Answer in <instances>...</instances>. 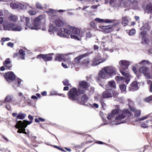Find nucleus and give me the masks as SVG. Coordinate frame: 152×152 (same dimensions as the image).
<instances>
[{
  "label": "nucleus",
  "mask_w": 152,
  "mask_h": 152,
  "mask_svg": "<svg viewBox=\"0 0 152 152\" xmlns=\"http://www.w3.org/2000/svg\"><path fill=\"white\" fill-rule=\"evenodd\" d=\"M61 32H57V34L58 36L69 38V35H66L63 32L67 34H70V36L71 38L79 40L80 39V38L84 36L86 29L81 31L79 28L67 25L66 28H61Z\"/></svg>",
  "instance_id": "f257e3e1"
},
{
  "label": "nucleus",
  "mask_w": 152,
  "mask_h": 152,
  "mask_svg": "<svg viewBox=\"0 0 152 152\" xmlns=\"http://www.w3.org/2000/svg\"><path fill=\"white\" fill-rule=\"evenodd\" d=\"M45 15H40L35 18L33 21L32 20H30L28 17L23 16L20 17V20L22 22L25 21L26 26L28 28L36 30L40 29L41 25L45 22Z\"/></svg>",
  "instance_id": "f03ea898"
},
{
  "label": "nucleus",
  "mask_w": 152,
  "mask_h": 152,
  "mask_svg": "<svg viewBox=\"0 0 152 152\" xmlns=\"http://www.w3.org/2000/svg\"><path fill=\"white\" fill-rule=\"evenodd\" d=\"M85 91L83 90L75 88L71 89L69 93V98L73 100L77 101L78 103L83 105L88 99V97L85 94Z\"/></svg>",
  "instance_id": "7ed1b4c3"
},
{
  "label": "nucleus",
  "mask_w": 152,
  "mask_h": 152,
  "mask_svg": "<svg viewBox=\"0 0 152 152\" xmlns=\"http://www.w3.org/2000/svg\"><path fill=\"white\" fill-rule=\"evenodd\" d=\"M119 64L120 66V72L124 76L127 77L128 80L126 81L128 83L130 79L131 75L128 72V66L130 64L129 61L125 60H121L119 61Z\"/></svg>",
  "instance_id": "20e7f679"
},
{
  "label": "nucleus",
  "mask_w": 152,
  "mask_h": 152,
  "mask_svg": "<svg viewBox=\"0 0 152 152\" xmlns=\"http://www.w3.org/2000/svg\"><path fill=\"white\" fill-rule=\"evenodd\" d=\"M28 118L31 120L30 121L25 120L22 121H20L17 122V124L15 125V127L18 129L17 131L18 133H22L25 134H26V132L25 131V128L27 127L28 125L31 123L33 119V117L30 115H28Z\"/></svg>",
  "instance_id": "39448f33"
},
{
  "label": "nucleus",
  "mask_w": 152,
  "mask_h": 152,
  "mask_svg": "<svg viewBox=\"0 0 152 152\" xmlns=\"http://www.w3.org/2000/svg\"><path fill=\"white\" fill-rule=\"evenodd\" d=\"M131 114L128 110H124L121 114H119L115 118V122L112 123V124H118L124 123L127 121V120H124L125 118H129Z\"/></svg>",
  "instance_id": "423d86ee"
},
{
  "label": "nucleus",
  "mask_w": 152,
  "mask_h": 152,
  "mask_svg": "<svg viewBox=\"0 0 152 152\" xmlns=\"http://www.w3.org/2000/svg\"><path fill=\"white\" fill-rule=\"evenodd\" d=\"M66 23L63 20L60 19H57L54 21L53 25L49 26V32H52L53 31H57V27H61L65 26Z\"/></svg>",
  "instance_id": "0eeeda50"
},
{
  "label": "nucleus",
  "mask_w": 152,
  "mask_h": 152,
  "mask_svg": "<svg viewBox=\"0 0 152 152\" xmlns=\"http://www.w3.org/2000/svg\"><path fill=\"white\" fill-rule=\"evenodd\" d=\"M75 54L74 53H69L66 54H57L56 58L55 60L60 61L62 60H64L65 61H66L67 60L69 62L70 61V60L68 56L69 55H74Z\"/></svg>",
  "instance_id": "6e6552de"
},
{
  "label": "nucleus",
  "mask_w": 152,
  "mask_h": 152,
  "mask_svg": "<svg viewBox=\"0 0 152 152\" xmlns=\"http://www.w3.org/2000/svg\"><path fill=\"white\" fill-rule=\"evenodd\" d=\"M109 56L107 55L106 58H102L100 55H98L95 57L92 61V65L96 66L104 62L107 59Z\"/></svg>",
  "instance_id": "1a4fd4ad"
},
{
  "label": "nucleus",
  "mask_w": 152,
  "mask_h": 152,
  "mask_svg": "<svg viewBox=\"0 0 152 152\" xmlns=\"http://www.w3.org/2000/svg\"><path fill=\"white\" fill-rule=\"evenodd\" d=\"M140 73H143L147 79H152V74L150 73L149 68L145 66H142L139 68Z\"/></svg>",
  "instance_id": "9d476101"
},
{
  "label": "nucleus",
  "mask_w": 152,
  "mask_h": 152,
  "mask_svg": "<svg viewBox=\"0 0 152 152\" xmlns=\"http://www.w3.org/2000/svg\"><path fill=\"white\" fill-rule=\"evenodd\" d=\"M104 67L110 77H111L112 75H115L116 73V69L113 66H108Z\"/></svg>",
  "instance_id": "9b49d317"
},
{
  "label": "nucleus",
  "mask_w": 152,
  "mask_h": 152,
  "mask_svg": "<svg viewBox=\"0 0 152 152\" xmlns=\"http://www.w3.org/2000/svg\"><path fill=\"white\" fill-rule=\"evenodd\" d=\"M5 79L8 82L14 81L15 78V76L14 73L12 72H6L4 75Z\"/></svg>",
  "instance_id": "f8f14e48"
},
{
  "label": "nucleus",
  "mask_w": 152,
  "mask_h": 152,
  "mask_svg": "<svg viewBox=\"0 0 152 152\" xmlns=\"http://www.w3.org/2000/svg\"><path fill=\"white\" fill-rule=\"evenodd\" d=\"M53 54H40L38 55L37 57V58L39 59H42L45 61H51L53 57L52 55Z\"/></svg>",
  "instance_id": "ddd939ff"
},
{
  "label": "nucleus",
  "mask_w": 152,
  "mask_h": 152,
  "mask_svg": "<svg viewBox=\"0 0 152 152\" xmlns=\"http://www.w3.org/2000/svg\"><path fill=\"white\" fill-rule=\"evenodd\" d=\"M4 66L1 67L0 70L1 71H4L5 69H10L12 67L10 59L9 58H7L5 61L3 63Z\"/></svg>",
  "instance_id": "4468645a"
},
{
  "label": "nucleus",
  "mask_w": 152,
  "mask_h": 152,
  "mask_svg": "<svg viewBox=\"0 0 152 152\" xmlns=\"http://www.w3.org/2000/svg\"><path fill=\"white\" fill-rule=\"evenodd\" d=\"M15 23L8 22L7 20H4L3 24V29L5 30H12L13 26H14Z\"/></svg>",
  "instance_id": "2eb2a0df"
},
{
  "label": "nucleus",
  "mask_w": 152,
  "mask_h": 152,
  "mask_svg": "<svg viewBox=\"0 0 152 152\" xmlns=\"http://www.w3.org/2000/svg\"><path fill=\"white\" fill-rule=\"evenodd\" d=\"M116 106L117 109L113 110L111 113L108 115L107 118L108 120L112 119L114 116L117 115L120 112V110L119 108V106L116 105Z\"/></svg>",
  "instance_id": "dca6fc26"
},
{
  "label": "nucleus",
  "mask_w": 152,
  "mask_h": 152,
  "mask_svg": "<svg viewBox=\"0 0 152 152\" xmlns=\"http://www.w3.org/2000/svg\"><path fill=\"white\" fill-rule=\"evenodd\" d=\"M99 75L100 77L103 79H106L110 77L104 67L99 71Z\"/></svg>",
  "instance_id": "f3484780"
},
{
  "label": "nucleus",
  "mask_w": 152,
  "mask_h": 152,
  "mask_svg": "<svg viewBox=\"0 0 152 152\" xmlns=\"http://www.w3.org/2000/svg\"><path fill=\"white\" fill-rule=\"evenodd\" d=\"M143 26L140 28V30L141 31H149L150 29V26L149 24V22L148 20H145L142 23Z\"/></svg>",
  "instance_id": "a211bd4d"
},
{
  "label": "nucleus",
  "mask_w": 152,
  "mask_h": 152,
  "mask_svg": "<svg viewBox=\"0 0 152 152\" xmlns=\"http://www.w3.org/2000/svg\"><path fill=\"white\" fill-rule=\"evenodd\" d=\"M112 97V93L109 92L108 90L104 91L102 94L99 96L101 99H107Z\"/></svg>",
  "instance_id": "6ab92c4d"
},
{
  "label": "nucleus",
  "mask_w": 152,
  "mask_h": 152,
  "mask_svg": "<svg viewBox=\"0 0 152 152\" xmlns=\"http://www.w3.org/2000/svg\"><path fill=\"white\" fill-rule=\"evenodd\" d=\"M105 88L107 90H109V88L115 89L116 88L115 82L114 80H110L108 82V83L105 86Z\"/></svg>",
  "instance_id": "aec40b11"
},
{
  "label": "nucleus",
  "mask_w": 152,
  "mask_h": 152,
  "mask_svg": "<svg viewBox=\"0 0 152 152\" xmlns=\"http://www.w3.org/2000/svg\"><path fill=\"white\" fill-rule=\"evenodd\" d=\"M99 28L102 29V31L106 33L112 31L113 30V26H99Z\"/></svg>",
  "instance_id": "412c9836"
},
{
  "label": "nucleus",
  "mask_w": 152,
  "mask_h": 152,
  "mask_svg": "<svg viewBox=\"0 0 152 152\" xmlns=\"http://www.w3.org/2000/svg\"><path fill=\"white\" fill-rule=\"evenodd\" d=\"M139 88V86L137 82L136 81H134L133 82L130 86L129 89L130 90L132 91H134L135 90H136L138 89Z\"/></svg>",
  "instance_id": "4be33fe9"
},
{
  "label": "nucleus",
  "mask_w": 152,
  "mask_h": 152,
  "mask_svg": "<svg viewBox=\"0 0 152 152\" xmlns=\"http://www.w3.org/2000/svg\"><path fill=\"white\" fill-rule=\"evenodd\" d=\"M141 34L142 36V42L143 44H147L148 43L149 40L146 37V31H141Z\"/></svg>",
  "instance_id": "5701e85b"
},
{
  "label": "nucleus",
  "mask_w": 152,
  "mask_h": 152,
  "mask_svg": "<svg viewBox=\"0 0 152 152\" xmlns=\"http://www.w3.org/2000/svg\"><path fill=\"white\" fill-rule=\"evenodd\" d=\"M80 88L78 89H80L81 90L80 88H82L83 89H86L88 87L89 85L88 84L86 81H82L80 82L79 84Z\"/></svg>",
  "instance_id": "b1692460"
},
{
  "label": "nucleus",
  "mask_w": 152,
  "mask_h": 152,
  "mask_svg": "<svg viewBox=\"0 0 152 152\" xmlns=\"http://www.w3.org/2000/svg\"><path fill=\"white\" fill-rule=\"evenodd\" d=\"M106 23H113V25L115 26L118 25L120 23L121 21L119 20L107 19L105 20Z\"/></svg>",
  "instance_id": "393cba45"
},
{
  "label": "nucleus",
  "mask_w": 152,
  "mask_h": 152,
  "mask_svg": "<svg viewBox=\"0 0 152 152\" xmlns=\"http://www.w3.org/2000/svg\"><path fill=\"white\" fill-rule=\"evenodd\" d=\"M88 55V54L87 53H85L83 55H81L79 56L76 57L75 59V61L76 63H78L83 58L86 57Z\"/></svg>",
  "instance_id": "a878e982"
},
{
  "label": "nucleus",
  "mask_w": 152,
  "mask_h": 152,
  "mask_svg": "<svg viewBox=\"0 0 152 152\" xmlns=\"http://www.w3.org/2000/svg\"><path fill=\"white\" fill-rule=\"evenodd\" d=\"M124 77H126V78H124L123 77L119 76H117L115 77V79L118 82H123L124 81L126 84H128V83H127L126 82V81L128 80V78L126 76Z\"/></svg>",
  "instance_id": "bb28decb"
},
{
  "label": "nucleus",
  "mask_w": 152,
  "mask_h": 152,
  "mask_svg": "<svg viewBox=\"0 0 152 152\" xmlns=\"http://www.w3.org/2000/svg\"><path fill=\"white\" fill-rule=\"evenodd\" d=\"M8 19L10 20L15 22L18 20V17L16 15L11 14L8 17Z\"/></svg>",
  "instance_id": "cd10ccee"
},
{
  "label": "nucleus",
  "mask_w": 152,
  "mask_h": 152,
  "mask_svg": "<svg viewBox=\"0 0 152 152\" xmlns=\"http://www.w3.org/2000/svg\"><path fill=\"white\" fill-rule=\"evenodd\" d=\"M22 29V28L20 25H15V24L14 26H13L12 31H20Z\"/></svg>",
  "instance_id": "c85d7f7f"
},
{
  "label": "nucleus",
  "mask_w": 152,
  "mask_h": 152,
  "mask_svg": "<svg viewBox=\"0 0 152 152\" xmlns=\"http://www.w3.org/2000/svg\"><path fill=\"white\" fill-rule=\"evenodd\" d=\"M152 117V113H151L149 114L146 115V116L143 117L141 118H139L138 119H137L136 120V121H140L144 120L145 119L149 117Z\"/></svg>",
  "instance_id": "c756f323"
},
{
  "label": "nucleus",
  "mask_w": 152,
  "mask_h": 152,
  "mask_svg": "<svg viewBox=\"0 0 152 152\" xmlns=\"http://www.w3.org/2000/svg\"><path fill=\"white\" fill-rule=\"evenodd\" d=\"M128 105L129 108L131 110H134V107H133V102L130 99H129L128 100Z\"/></svg>",
  "instance_id": "7c9ffc66"
},
{
  "label": "nucleus",
  "mask_w": 152,
  "mask_h": 152,
  "mask_svg": "<svg viewBox=\"0 0 152 152\" xmlns=\"http://www.w3.org/2000/svg\"><path fill=\"white\" fill-rule=\"evenodd\" d=\"M26 116V114L22 113H19L17 115V118L20 119H23Z\"/></svg>",
  "instance_id": "2f4dec72"
},
{
  "label": "nucleus",
  "mask_w": 152,
  "mask_h": 152,
  "mask_svg": "<svg viewBox=\"0 0 152 152\" xmlns=\"http://www.w3.org/2000/svg\"><path fill=\"white\" fill-rule=\"evenodd\" d=\"M122 21L121 22L122 25L124 26H126L128 23V20L127 17H124L122 18Z\"/></svg>",
  "instance_id": "473e14b6"
},
{
  "label": "nucleus",
  "mask_w": 152,
  "mask_h": 152,
  "mask_svg": "<svg viewBox=\"0 0 152 152\" xmlns=\"http://www.w3.org/2000/svg\"><path fill=\"white\" fill-rule=\"evenodd\" d=\"M46 12L49 15L51 16L55 15V11L52 9H49L48 10L46 11Z\"/></svg>",
  "instance_id": "72a5a7b5"
},
{
  "label": "nucleus",
  "mask_w": 152,
  "mask_h": 152,
  "mask_svg": "<svg viewBox=\"0 0 152 152\" xmlns=\"http://www.w3.org/2000/svg\"><path fill=\"white\" fill-rule=\"evenodd\" d=\"M131 111L134 112V115L135 117H138L140 115V110H136L135 108H134V110Z\"/></svg>",
  "instance_id": "f704fd0d"
},
{
  "label": "nucleus",
  "mask_w": 152,
  "mask_h": 152,
  "mask_svg": "<svg viewBox=\"0 0 152 152\" xmlns=\"http://www.w3.org/2000/svg\"><path fill=\"white\" fill-rule=\"evenodd\" d=\"M19 56L22 59H24L25 54L24 52L22 50H20L19 51Z\"/></svg>",
  "instance_id": "c9c22d12"
},
{
  "label": "nucleus",
  "mask_w": 152,
  "mask_h": 152,
  "mask_svg": "<svg viewBox=\"0 0 152 152\" xmlns=\"http://www.w3.org/2000/svg\"><path fill=\"white\" fill-rule=\"evenodd\" d=\"M18 2L12 3H10V6L12 9H16L18 8Z\"/></svg>",
  "instance_id": "e433bc0d"
},
{
  "label": "nucleus",
  "mask_w": 152,
  "mask_h": 152,
  "mask_svg": "<svg viewBox=\"0 0 152 152\" xmlns=\"http://www.w3.org/2000/svg\"><path fill=\"white\" fill-rule=\"evenodd\" d=\"M15 82H16L17 83H16L15 85H13V86L14 87H18L20 86V83H21L22 80L21 79H16V80H14Z\"/></svg>",
  "instance_id": "4c0bfd02"
},
{
  "label": "nucleus",
  "mask_w": 152,
  "mask_h": 152,
  "mask_svg": "<svg viewBox=\"0 0 152 152\" xmlns=\"http://www.w3.org/2000/svg\"><path fill=\"white\" fill-rule=\"evenodd\" d=\"M150 63L149 61L146 60H143L139 63L141 66L148 65Z\"/></svg>",
  "instance_id": "58836bf2"
},
{
  "label": "nucleus",
  "mask_w": 152,
  "mask_h": 152,
  "mask_svg": "<svg viewBox=\"0 0 152 152\" xmlns=\"http://www.w3.org/2000/svg\"><path fill=\"white\" fill-rule=\"evenodd\" d=\"M120 89L121 91H125L126 89V86L125 84H121L119 85Z\"/></svg>",
  "instance_id": "ea45409f"
},
{
  "label": "nucleus",
  "mask_w": 152,
  "mask_h": 152,
  "mask_svg": "<svg viewBox=\"0 0 152 152\" xmlns=\"http://www.w3.org/2000/svg\"><path fill=\"white\" fill-rule=\"evenodd\" d=\"M146 9L152 13V4H150L147 5Z\"/></svg>",
  "instance_id": "a19ab883"
},
{
  "label": "nucleus",
  "mask_w": 152,
  "mask_h": 152,
  "mask_svg": "<svg viewBox=\"0 0 152 152\" xmlns=\"http://www.w3.org/2000/svg\"><path fill=\"white\" fill-rule=\"evenodd\" d=\"M112 93V96H113L114 98L118 97L119 94V92L118 91H114Z\"/></svg>",
  "instance_id": "79ce46f5"
},
{
  "label": "nucleus",
  "mask_w": 152,
  "mask_h": 152,
  "mask_svg": "<svg viewBox=\"0 0 152 152\" xmlns=\"http://www.w3.org/2000/svg\"><path fill=\"white\" fill-rule=\"evenodd\" d=\"M12 99V97L11 96H8L5 98V101L6 102H10Z\"/></svg>",
  "instance_id": "37998d69"
},
{
  "label": "nucleus",
  "mask_w": 152,
  "mask_h": 152,
  "mask_svg": "<svg viewBox=\"0 0 152 152\" xmlns=\"http://www.w3.org/2000/svg\"><path fill=\"white\" fill-rule=\"evenodd\" d=\"M68 62V65H67L66 64H65L64 63H62L61 64L62 66H63L64 68H67L68 67H70L69 64H71V61H70V62H69L67 60Z\"/></svg>",
  "instance_id": "c03bdc74"
},
{
  "label": "nucleus",
  "mask_w": 152,
  "mask_h": 152,
  "mask_svg": "<svg viewBox=\"0 0 152 152\" xmlns=\"http://www.w3.org/2000/svg\"><path fill=\"white\" fill-rule=\"evenodd\" d=\"M90 62V60L88 58L84 59L83 61V64L85 65H87Z\"/></svg>",
  "instance_id": "a18cd8bd"
},
{
  "label": "nucleus",
  "mask_w": 152,
  "mask_h": 152,
  "mask_svg": "<svg viewBox=\"0 0 152 152\" xmlns=\"http://www.w3.org/2000/svg\"><path fill=\"white\" fill-rule=\"evenodd\" d=\"M106 20V19L103 20V19H100V18H95V19L94 20L95 21L98 22L99 23H101V22H104L105 23H106V22L105 21Z\"/></svg>",
  "instance_id": "49530a36"
},
{
  "label": "nucleus",
  "mask_w": 152,
  "mask_h": 152,
  "mask_svg": "<svg viewBox=\"0 0 152 152\" xmlns=\"http://www.w3.org/2000/svg\"><path fill=\"white\" fill-rule=\"evenodd\" d=\"M144 100L147 102H149L152 100V96H150L145 98Z\"/></svg>",
  "instance_id": "de8ad7c7"
},
{
  "label": "nucleus",
  "mask_w": 152,
  "mask_h": 152,
  "mask_svg": "<svg viewBox=\"0 0 152 152\" xmlns=\"http://www.w3.org/2000/svg\"><path fill=\"white\" fill-rule=\"evenodd\" d=\"M26 7V6L23 4L18 3V8L20 9H24Z\"/></svg>",
  "instance_id": "09e8293b"
},
{
  "label": "nucleus",
  "mask_w": 152,
  "mask_h": 152,
  "mask_svg": "<svg viewBox=\"0 0 152 152\" xmlns=\"http://www.w3.org/2000/svg\"><path fill=\"white\" fill-rule=\"evenodd\" d=\"M105 3L109 2L110 4H111L116 1V0H104Z\"/></svg>",
  "instance_id": "8fccbe9b"
},
{
  "label": "nucleus",
  "mask_w": 152,
  "mask_h": 152,
  "mask_svg": "<svg viewBox=\"0 0 152 152\" xmlns=\"http://www.w3.org/2000/svg\"><path fill=\"white\" fill-rule=\"evenodd\" d=\"M10 40L9 38H3L1 39V42L2 43V45H3V42L5 41H8Z\"/></svg>",
  "instance_id": "3c124183"
},
{
  "label": "nucleus",
  "mask_w": 152,
  "mask_h": 152,
  "mask_svg": "<svg viewBox=\"0 0 152 152\" xmlns=\"http://www.w3.org/2000/svg\"><path fill=\"white\" fill-rule=\"evenodd\" d=\"M141 126L142 128H146L149 126V125L145 123H143L141 124Z\"/></svg>",
  "instance_id": "603ef678"
},
{
  "label": "nucleus",
  "mask_w": 152,
  "mask_h": 152,
  "mask_svg": "<svg viewBox=\"0 0 152 152\" xmlns=\"http://www.w3.org/2000/svg\"><path fill=\"white\" fill-rule=\"evenodd\" d=\"M35 5L36 7L38 9H41L43 8L42 5L38 2H37L35 4Z\"/></svg>",
  "instance_id": "864d4df0"
},
{
  "label": "nucleus",
  "mask_w": 152,
  "mask_h": 152,
  "mask_svg": "<svg viewBox=\"0 0 152 152\" xmlns=\"http://www.w3.org/2000/svg\"><path fill=\"white\" fill-rule=\"evenodd\" d=\"M98 5H93L90 8V9H91V10H86V11L88 12H91L93 11V10H92L93 9H96Z\"/></svg>",
  "instance_id": "5fc2aeb1"
},
{
  "label": "nucleus",
  "mask_w": 152,
  "mask_h": 152,
  "mask_svg": "<svg viewBox=\"0 0 152 152\" xmlns=\"http://www.w3.org/2000/svg\"><path fill=\"white\" fill-rule=\"evenodd\" d=\"M136 33L135 30L134 29H132L129 33V35H132Z\"/></svg>",
  "instance_id": "6e6d98bb"
},
{
  "label": "nucleus",
  "mask_w": 152,
  "mask_h": 152,
  "mask_svg": "<svg viewBox=\"0 0 152 152\" xmlns=\"http://www.w3.org/2000/svg\"><path fill=\"white\" fill-rule=\"evenodd\" d=\"M63 83L64 85V86H69L70 85L69 81L67 80H65L63 82Z\"/></svg>",
  "instance_id": "4d7b16f0"
},
{
  "label": "nucleus",
  "mask_w": 152,
  "mask_h": 152,
  "mask_svg": "<svg viewBox=\"0 0 152 152\" xmlns=\"http://www.w3.org/2000/svg\"><path fill=\"white\" fill-rule=\"evenodd\" d=\"M103 99H101V98L99 97V100L100 101V102L102 107L105 105V103L103 102Z\"/></svg>",
  "instance_id": "13d9d810"
},
{
  "label": "nucleus",
  "mask_w": 152,
  "mask_h": 152,
  "mask_svg": "<svg viewBox=\"0 0 152 152\" xmlns=\"http://www.w3.org/2000/svg\"><path fill=\"white\" fill-rule=\"evenodd\" d=\"M28 13L31 15H34L36 14V12L33 10H30L28 12Z\"/></svg>",
  "instance_id": "bf43d9fd"
},
{
  "label": "nucleus",
  "mask_w": 152,
  "mask_h": 152,
  "mask_svg": "<svg viewBox=\"0 0 152 152\" xmlns=\"http://www.w3.org/2000/svg\"><path fill=\"white\" fill-rule=\"evenodd\" d=\"M19 95L20 98L22 100H24L25 99V97H24L23 96V94L22 93H19Z\"/></svg>",
  "instance_id": "052dcab7"
},
{
  "label": "nucleus",
  "mask_w": 152,
  "mask_h": 152,
  "mask_svg": "<svg viewBox=\"0 0 152 152\" xmlns=\"http://www.w3.org/2000/svg\"><path fill=\"white\" fill-rule=\"evenodd\" d=\"M111 38L110 37L109 38L107 37H106L102 38V39H105L108 41H110L111 40Z\"/></svg>",
  "instance_id": "680f3d73"
},
{
  "label": "nucleus",
  "mask_w": 152,
  "mask_h": 152,
  "mask_svg": "<svg viewBox=\"0 0 152 152\" xmlns=\"http://www.w3.org/2000/svg\"><path fill=\"white\" fill-rule=\"evenodd\" d=\"M50 94L51 95H57L56 92L53 91L51 92Z\"/></svg>",
  "instance_id": "e2e57ef3"
},
{
  "label": "nucleus",
  "mask_w": 152,
  "mask_h": 152,
  "mask_svg": "<svg viewBox=\"0 0 152 152\" xmlns=\"http://www.w3.org/2000/svg\"><path fill=\"white\" fill-rule=\"evenodd\" d=\"M86 37H91V34L90 32L88 31L86 33Z\"/></svg>",
  "instance_id": "0e129e2a"
},
{
  "label": "nucleus",
  "mask_w": 152,
  "mask_h": 152,
  "mask_svg": "<svg viewBox=\"0 0 152 152\" xmlns=\"http://www.w3.org/2000/svg\"><path fill=\"white\" fill-rule=\"evenodd\" d=\"M90 25L92 27L94 28H95L96 27L95 23L93 22H91L90 23Z\"/></svg>",
  "instance_id": "69168bd1"
},
{
  "label": "nucleus",
  "mask_w": 152,
  "mask_h": 152,
  "mask_svg": "<svg viewBox=\"0 0 152 152\" xmlns=\"http://www.w3.org/2000/svg\"><path fill=\"white\" fill-rule=\"evenodd\" d=\"M8 46L12 47L13 46V44L12 42H9L7 44Z\"/></svg>",
  "instance_id": "338daca9"
},
{
  "label": "nucleus",
  "mask_w": 152,
  "mask_h": 152,
  "mask_svg": "<svg viewBox=\"0 0 152 152\" xmlns=\"http://www.w3.org/2000/svg\"><path fill=\"white\" fill-rule=\"evenodd\" d=\"M4 22V18L2 17H0V24Z\"/></svg>",
  "instance_id": "774afa93"
}]
</instances>
